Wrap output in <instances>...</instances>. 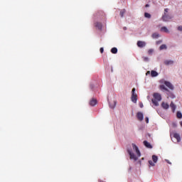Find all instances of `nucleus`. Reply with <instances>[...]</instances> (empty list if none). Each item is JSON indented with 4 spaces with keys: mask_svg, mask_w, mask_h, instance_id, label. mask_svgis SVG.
I'll list each match as a JSON object with an SVG mask.
<instances>
[{
    "mask_svg": "<svg viewBox=\"0 0 182 182\" xmlns=\"http://www.w3.org/2000/svg\"><path fill=\"white\" fill-rule=\"evenodd\" d=\"M144 16L145 18H148V19H150V18H151V15L149 13H145Z\"/></svg>",
    "mask_w": 182,
    "mask_h": 182,
    "instance_id": "nucleus-25",
    "label": "nucleus"
},
{
    "mask_svg": "<svg viewBox=\"0 0 182 182\" xmlns=\"http://www.w3.org/2000/svg\"><path fill=\"white\" fill-rule=\"evenodd\" d=\"M153 52H154V50H153V49H149V50H148V55H151V53H153Z\"/></svg>",
    "mask_w": 182,
    "mask_h": 182,
    "instance_id": "nucleus-27",
    "label": "nucleus"
},
{
    "mask_svg": "<svg viewBox=\"0 0 182 182\" xmlns=\"http://www.w3.org/2000/svg\"><path fill=\"white\" fill-rule=\"evenodd\" d=\"M152 160H153L154 163H157V161L159 160V157L156 155H153Z\"/></svg>",
    "mask_w": 182,
    "mask_h": 182,
    "instance_id": "nucleus-17",
    "label": "nucleus"
},
{
    "mask_svg": "<svg viewBox=\"0 0 182 182\" xmlns=\"http://www.w3.org/2000/svg\"><path fill=\"white\" fill-rule=\"evenodd\" d=\"M124 14H126V9H123L120 11V16L122 18H123V16H124Z\"/></svg>",
    "mask_w": 182,
    "mask_h": 182,
    "instance_id": "nucleus-22",
    "label": "nucleus"
},
{
    "mask_svg": "<svg viewBox=\"0 0 182 182\" xmlns=\"http://www.w3.org/2000/svg\"><path fill=\"white\" fill-rule=\"evenodd\" d=\"M167 12H168V9H164V15H166V14H167Z\"/></svg>",
    "mask_w": 182,
    "mask_h": 182,
    "instance_id": "nucleus-31",
    "label": "nucleus"
},
{
    "mask_svg": "<svg viewBox=\"0 0 182 182\" xmlns=\"http://www.w3.org/2000/svg\"><path fill=\"white\" fill-rule=\"evenodd\" d=\"M173 137L176 139L177 141H181V137H180V134H178V133L173 134Z\"/></svg>",
    "mask_w": 182,
    "mask_h": 182,
    "instance_id": "nucleus-10",
    "label": "nucleus"
},
{
    "mask_svg": "<svg viewBox=\"0 0 182 182\" xmlns=\"http://www.w3.org/2000/svg\"><path fill=\"white\" fill-rule=\"evenodd\" d=\"M162 19L164 22H168V21L169 19H171V16L167 15V14H165L163 16H162Z\"/></svg>",
    "mask_w": 182,
    "mask_h": 182,
    "instance_id": "nucleus-7",
    "label": "nucleus"
},
{
    "mask_svg": "<svg viewBox=\"0 0 182 182\" xmlns=\"http://www.w3.org/2000/svg\"><path fill=\"white\" fill-rule=\"evenodd\" d=\"M136 117H137V119L139 121V122H143V119H144V117L143 115V113L141 112H137L136 114Z\"/></svg>",
    "mask_w": 182,
    "mask_h": 182,
    "instance_id": "nucleus-4",
    "label": "nucleus"
},
{
    "mask_svg": "<svg viewBox=\"0 0 182 182\" xmlns=\"http://www.w3.org/2000/svg\"><path fill=\"white\" fill-rule=\"evenodd\" d=\"M159 36H160V35H159V33H154L152 34V38L154 39H157Z\"/></svg>",
    "mask_w": 182,
    "mask_h": 182,
    "instance_id": "nucleus-19",
    "label": "nucleus"
},
{
    "mask_svg": "<svg viewBox=\"0 0 182 182\" xmlns=\"http://www.w3.org/2000/svg\"><path fill=\"white\" fill-rule=\"evenodd\" d=\"M151 76L152 77H156V76H159V73L156 71L151 70Z\"/></svg>",
    "mask_w": 182,
    "mask_h": 182,
    "instance_id": "nucleus-14",
    "label": "nucleus"
},
{
    "mask_svg": "<svg viewBox=\"0 0 182 182\" xmlns=\"http://www.w3.org/2000/svg\"><path fill=\"white\" fill-rule=\"evenodd\" d=\"M90 106H96V105H97V100L95 99L91 100L90 102Z\"/></svg>",
    "mask_w": 182,
    "mask_h": 182,
    "instance_id": "nucleus-11",
    "label": "nucleus"
},
{
    "mask_svg": "<svg viewBox=\"0 0 182 182\" xmlns=\"http://www.w3.org/2000/svg\"><path fill=\"white\" fill-rule=\"evenodd\" d=\"M114 106H116V102H114V105L113 106L109 105V107H110L111 109H114Z\"/></svg>",
    "mask_w": 182,
    "mask_h": 182,
    "instance_id": "nucleus-30",
    "label": "nucleus"
},
{
    "mask_svg": "<svg viewBox=\"0 0 182 182\" xmlns=\"http://www.w3.org/2000/svg\"><path fill=\"white\" fill-rule=\"evenodd\" d=\"M146 75H150V71L146 72Z\"/></svg>",
    "mask_w": 182,
    "mask_h": 182,
    "instance_id": "nucleus-37",
    "label": "nucleus"
},
{
    "mask_svg": "<svg viewBox=\"0 0 182 182\" xmlns=\"http://www.w3.org/2000/svg\"><path fill=\"white\" fill-rule=\"evenodd\" d=\"M152 103L154 105V106H159V101L157 100L153 99Z\"/></svg>",
    "mask_w": 182,
    "mask_h": 182,
    "instance_id": "nucleus-21",
    "label": "nucleus"
},
{
    "mask_svg": "<svg viewBox=\"0 0 182 182\" xmlns=\"http://www.w3.org/2000/svg\"><path fill=\"white\" fill-rule=\"evenodd\" d=\"M164 49H167V46H166V44H162V45L159 47V50H163Z\"/></svg>",
    "mask_w": 182,
    "mask_h": 182,
    "instance_id": "nucleus-20",
    "label": "nucleus"
},
{
    "mask_svg": "<svg viewBox=\"0 0 182 182\" xmlns=\"http://www.w3.org/2000/svg\"><path fill=\"white\" fill-rule=\"evenodd\" d=\"M111 52H112V53H114V54L117 53V48H112L111 49Z\"/></svg>",
    "mask_w": 182,
    "mask_h": 182,
    "instance_id": "nucleus-23",
    "label": "nucleus"
},
{
    "mask_svg": "<svg viewBox=\"0 0 182 182\" xmlns=\"http://www.w3.org/2000/svg\"><path fill=\"white\" fill-rule=\"evenodd\" d=\"M132 149L133 150H134L136 153L137 156L134 154V153H133L132 151V150L128 149V154L130 156V159L131 160H134L135 161H136V160H138L139 157H140V156H141V154L140 153V150H139V147H137V146L134 144H132Z\"/></svg>",
    "mask_w": 182,
    "mask_h": 182,
    "instance_id": "nucleus-1",
    "label": "nucleus"
},
{
    "mask_svg": "<svg viewBox=\"0 0 182 182\" xmlns=\"http://www.w3.org/2000/svg\"><path fill=\"white\" fill-rule=\"evenodd\" d=\"M174 63V61L171 60H166L164 61V65H173Z\"/></svg>",
    "mask_w": 182,
    "mask_h": 182,
    "instance_id": "nucleus-13",
    "label": "nucleus"
},
{
    "mask_svg": "<svg viewBox=\"0 0 182 182\" xmlns=\"http://www.w3.org/2000/svg\"><path fill=\"white\" fill-rule=\"evenodd\" d=\"M149 6H150L149 4H146V5H145V7H146V8H149Z\"/></svg>",
    "mask_w": 182,
    "mask_h": 182,
    "instance_id": "nucleus-36",
    "label": "nucleus"
},
{
    "mask_svg": "<svg viewBox=\"0 0 182 182\" xmlns=\"http://www.w3.org/2000/svg\"><path fill=\"white\" fill-rule=\"evenodd\" d=\"M144 146H146L148 149H151V144H150V143H149L147 141H144Z\"/></svg>",
    "mask_w": 182,
    "mask_h": 182,
    "instance_id": "nucleus-15",
    "label": "nucleus"
},
{
    "mask_svg": "<svg viewBox=\"0 0 182 182\" xmlns=\"http://www.w3.org/2000/svg\"><path fill=\"white\" fill-rule=\"evenodd\" d=\"M143 60L144 62H149V60L148 57H143Z\"/></svg>",
    "mask_w": 182,
    "mask_h": 182,
    "instance_id": "nucleus-28",
    "label": "nucleus"
},
{
    "mask_svg": "<svg viewBox=\"0 0 182 182\" xmlns=\"http://www.w3.org/2000/svg\"><path fill=\"white\" fill-rule=\"evenodd\" d=\"M156 163L153 162V161H149V164L151 165L152 167H154L156 166Z\"/></svg>",
    "mask_w": 182,
    "mask_h": 182,
    "instance_id": "nucleus-26",
    "label": "nucleus"
},
{
    "mask_svg": "<svg viewBox=\"0 0 182 182\" xmlns=\"http://www.w3.org/2000/svg\"><path fill=\"white\" fill-rule=\"evenodd\" d=\"M154 97L158 102H160L161 100V95H160L159 93H157V92L154 93Z\"/></svg>",
    "mask_w": 182,
    "mask_h": 182,
    "instance_id": "nucleus-6",
    "label": "nucleus"
},
{
    "mask_svg": "<svg viewBox=\"0 0 182 182\" xmlns=\"http://www.w3.org/2000/svg\"><path fill=\"white\" fill-rule=\"evenodd\" d=\"M161 31L166 32V33H168V29H167L166 26L161 27Z\"/></svg>",
    "mask_w": 182,
    "mask_h": 182,
    "instance_id": "nucleus-18",
    "label": "nucleus"
},
{
    "mask_svg": "<svg viewBox=\"0 0 182 182\" xmlns=\"http://www.w3.org/2000/svg\"><path fill=\"white\" fill-rule=\"evenodd\" d=\"M159 88L161 90H165L166 92H168V89H167V87H166L164 85H161L159 86Z\"/></svg>",
    "mask_w": 182,
    "mask_h": 182,
    "instance_id": "nucleus-16",
    "label": "nucleus"
},
{
    "mask_svg": "<svg viewBox=\"0 0 182 182\" xmlns=\"http://www.w3.org/2000/svg\"><path fill=\"white\" fill-rule=\"evenodd\" d=\"M161 83H164V85L170 89V90H174V86H173V84L171 82H168V81H164L161 80Z\"/></svg>",
    "mask_w": 182,
    "mask_h": 182,
    "instance_id": "nucleus-3",
    "label": "nucleus"
},
{
    "mask_svg": "<svg viewBox=\"0 0 182 182\" xmlns=\"http://www.w3.org/2000/svg\"><path fill=\"white\" fill-rule=\"evenodd\" d=\"M180 124H181V127H182V121L180 122Z\"/></svg>",
    "mask_w": 182,
    "mask_h": 182,
    "instance_id": "nucleus-39",
    "label": "nucleus"
},
{
    "mask_svg": "<svg viewBox=\"0 0 182 182\" xmlns=\"http://www.w3.org/2000/svg\"><path fill=\"white\" fill-rule=\"evenodd\" d=\"M176 117H177L178 119H181V118H182V114H181V112H178L176 113Z\"/></svg>",
    "mask_w": 182,
    "mask_h": 182,
    "instance_id": "nucleus-24",
    "label": "nucleus"
},
{
    "mask_svg": "<svg viewBox=\"0 0 182 182\" xmlns=\"http://www.w3.org/2000/svg\"><path fill=\"white\" fill-rule=\"evenodd\" d=\"M170 107H171L173 113H174V112H176V109L177 107L176 106V105H174V102H171L170 104Z\"/></svg>",
    "mask_w": 182,
    "mask_h": 182,
    "instance_id": "nucleus-9",
    "label": "nucleus"
},
{
    "mask_svg": "<svg viewBox=\"0 0 182 182\" xmlns=\"http://www.w3.org/2000/svg\"><path fill=\"white\" fill-rule=\"evenodd\" d=\"M166 161L167 162V163H168V164H171V163H170V161H168V160H166Z\"/></svg>",
    "mask_w": 182,
    "mask_h": 182,
    "instance_id": "nucleus-35",
    "label": "nucleus"
},
{
    "mask_svg": "<svg viewBox=\"0 0 182 182\" xmlns=\"http://www.w3.org/2000/svg\"><path fill=\"white\" fill-rule=\"evenodd\" d=\"M126 29H127V27H124V31H126Z\"/></svg>",
    "mask_w": 182,
    "mask_h": 182,
    "instance_id": "nucleus-38",
    "label": "nucleus"
},
{
    "mask_svg": "<svg viewBox=\"0 0 182 182\" xmlns=\"http://www.w3.org/2000/svg\"><path fill=\"white\" fill-rule=\"evenodd\" d=\"M139 106H140L141 108H142V107H143V103H141V104L139 105Z\"/></svg>",
    "mask_w": 182,
    "mask_h": 182,
    "instance_id": "nucleus-34",
    "label": "nucleus"
},
{
    "mask_svg": "<svg viewBox=\"0 0 182 182\" xmlns=\"http://www.w3.org/2000/svg\"><path fill=\"white\" fill-rule=\"evenodd\" d=\"M100 52L101 53H103V52H105V49H104L103 48H100Z\"/></svg>",
    "mask_w": 182,
    "mask_h": 182,
    "instance_id": "nucleus-29",
    "label": "nucleus"
},
{
    "mask_svg": "<svg viewBox=\"0 0 182 182\" xmlns=\"http://www.w3.org/2000/svg\"><path fill=\"white\" fill-rule=\"evenodd\" d=\"M145 122H146V123H149V117H146L145 118Z\"/></svg>",
    "mask_w": 182,
    "mask_h": 182,
    "instance_id": "nucleus-33",
    "label": "nucleus"
},
{
    "mask_svg": "<svg viewBox=\"0 0 182 182\" xmlns=\"http://www.w3.org/2000/svg\"><path fill=\"white\" fill-rule=\"evenodd\" d=\"M138 48H144L146 46V42L138 41L136 43Z\"/></svg>",
    "mask_w": 182,
    "mask_h": 182,
    "instance_id": "nucleus-5",
    "label": "nucleus"
},
{
    "mask_svg": "<svg viewBox=\"0 0 182 182\" xmlns=\"http://www.w3.org/2000/svg\"><path fill=\"white\" fill-rule=\"evenodd\" d=\"M95 26L97 28V29H99L100 31H102V25L100 22H95Z\"/></svg>",
    "mask_w": 182,
    "mask_h": 182,
    "instance_id": "nucleus-8",
    "label": "nucleus"
},
{
    "mask_svg": "<svg viewBox=\"0 0 182 182\" xmlns=\"http://www.w3.org/2000/svg\"><path fill=\"white\" fill-rule=\"evenodd\" d=\"M178 31H182V26H180L178 27Z\"/></svg>",
    "mask_w": 182,
    "mask_h": 182,
    "instance_id": "nucleus-32",
    "label": "nucleus"
},
{
    "mask_svg": "<svg viewBox=\"0 0 182 182\" xmlns=\"http://www.w3.org/2000/svg\"><path fill=\"white\" fill-rule=\"evenodd\" d=\"M136 92V88H133L132 90V102L133 103H137V94L135 92Z\"/></svg>",
    "mask_w": 182,
    "mask_h": 182,
    "instance_id": "nucleus-2",
    "label": "nucleus"
},
{
    "mask_svg": "<svg viewBox=\"0 0 182 182\" xmlns=\"http://www.w3.org/2000/svg\"><path fill=\"white\" fill-rule=\"evenodd\" d=\"M161 106H162L163 109H165L166 110H167V109H168V107H170V105H168V104L166 103V102H162Z\"/></svg>",
    "mask_w": 182,
    "mask_h": 182,
    "instance_id": "nucleus-12",
    "label": "nucleus"
}]
</instances>
